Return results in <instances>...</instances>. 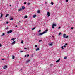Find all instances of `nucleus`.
<instances>
[{
  "mask_svg": "<svg viewBox=\"0 0 75 75\" xmlns=\"http://www.w3.org/2000/svg\"><path fill=\"white\" fill-rule=\"evenodd\" d=\"M30 61V60H28L27 61H26V62H27V63L29 62Z\"/></svg>",
  "mask_w": 75,
  "mask_h": 75,
  "instance_id": "obj_13",
  "label": "nucleus"
},
{
  "mask_svg": "<svg viewBox=\"0 0 75 75\" xmlns=\"http://www.w3.org/2000/svg\"><path fill=\"white\" fill-rule=\"evenodd\" d=\"M38 13H40V10H38Z\"/></svg>",
  "mask_w": 75,
  "mask_h": 75,
  "instance_id": "obj_18",
  "label": "nucleus"
},
{
  "mask_svg": "<svg viewBox=\"0 0 75 75\" xmlns=\"http://www.w3.org/2000/svg\"><path fill=\"white\" fill-rule=\"evenodd\" d=\"M16 43V41L13 42L12 43V45H13V44H14Z\"/></svg>",
  "mask_w": 75,
  "mask_h": 75,
  "instance_id": "obj_8",
  "label": "nucleus"
},
{
  "mask_svg": "<svg viewBox=\"0 0 75 75\" xmlns=\"http://www.w3.org/2000/svg\"><path fill=\"white\" fill-rule=\"evenodd\" d=\"M2 46V45L1 44H0V47H1Z\"/></svg>",
  "mask_w": 75,
  "mask_h": 75,
  "instance_id": "obj_34",
  "label": "nucleus"
},
{
  "mask_svg": "<svg viewBox=\"0 0 75 75\" xmlns=\"http://www.w3.org/2000/svg\"><path fill=\"white\" fill-rule=\"evenodd\" d=\"M51 4H52V5H53L54 4V3L52 2H51Z\"/></svg>",
  "mask_w": 75,
  "mask_h": 75,
  "instance_id": "obj_23",
  "label": "nucleus"
},
{
  "mask_svg": "<svg viewBox=\"0 0 75 75\" xmlns=\"http://www.w3.org/2000/svg\"><path fill=\"white\" fill-rule=\"evenodd\" d=\"M48 30L47 29H46L45 31H44L42 33H40L38 35V36H40V35H42V34H45L46 33H47V31H48Z\"/></svg>",
  "mask_w": 75,
  "mask_h": 75,
  "instance_id": "obj_1",
  "label": "nucleus"
},
{
  "mask_svg": "<svg viewBox=\"0 0 75 75\" xmlns=\"http://www.w3.org/2000/svg\"><path fill=\"white\" fill-rule=\"evenodd\" d=\"M30 3H29L28 4V5H30Z\"/></svg>",
  "mask_w": 75,
  "mask_h": 75,
  "instance_id": "obj_36",
  "label": "nucleus"
},
{
  "mask_svg": "<svg viewBox=\"0 0 75 75\" xmlns=\"http://www.w3.org/2000/svg\"><path fill=\"white\" fill-rule=\"evenodd\" d=\"M9 16V14H7L5 16L6 17H7Z\"/></svg>",
  "mask_w": 75,
  "mask_h": 75,
  "instance_id": "obj_12",
  "label": "nucleus"
},
{
  "mask_svg": "<svg viewBox=\"0 0 75 75\" xmlns=\"http://www.w3.org/2000/svg\"><path fill=\"white\" fill-rule=\"evenodd\" d=\"M66 2H68V0H66Z\"/></svg>",
  "mask_w": 75,
  "mask_h": 75,
  "instance_id": "obj_31",
  "label": "nucleus"
},
{
  "mask_svg": "<svg viewBox=\"0 0 75 75\" xmlns=\"http://www.w3.org/2000/svg\"><path fill=\"white\" fill-rule=\"evenodd\" d=\"M27 57H29V55L28 54L27 55Z\"/></svg>",
  "mask_w": 75,
  "mask_h": 75,
  "instance_id": "obj_44",
  "label": "nucleus"
},
{
  "mask_svg": "<svg viewBox=\"0 0 75 75\" xmlns=\"http://www.w3.org/2000/svg\"><path fill=\"white\" fill-rule=\"evenodd\" d=\"M38 32H41V30H39Z\"/></svg>",
  "mask_w": 75,
  "mask_h": 75,
  "instance_id": "obj_38",
  "label": "nucleus"
},
{
  "mask_svg": "<svg viewBox=\"0 0 75 75\" xmlns=\"http://www.w3.org/2000/svg\"><path fill=\"white\" fill-rule=\"evenodd\" d=\"M6 24H8V22H7Z\"/></svg>",
  "mask_w": 75,
  "mask_h": 75,
  "instance_id": "obj_42",
  "label": "nucleus"
},
{
  "mask_svg": "<svg viewBox=\"0 0 75 75\" xmlns=\"http://www.w3.org/2000/svg\"><path fill=\"white\" fill-rule=\"evenodd\" d=\"M68 36H65V38H68Z\"/></svg>",
  "mask_w": 75,
  "mask_h": 75,
  "instance_id": "obj_29",
  "label": "nucleus"
},
{
  "mask_svg": "<svg viewBox=\"0 0 75 75\" xmlns=\"http://www.w3.org/2000/svg\"><path fill=\"white\" fill-rule=\"evenodd\" d=\"M0 75H1V73H0Z\"/></svg>",
  "mask_w": 75,
  "mask_h": 75,
  "instance_id": "obj_50",
  "label": "nucleus"
},
{
  "mask_svg": "<svg viewBox=\"0 0 75 75\" xmlns=\"http://www.w3.org/2000/svg\"><path fill=\"white\" fill-rule=\"evenodd\" d=\"M47 15L48 16V17H50V12H47Z\"/></svg>",
  "mask_w": 75,
  "mask_h": 75,
  "instance_id": "obj_3",
  "label": "nucleus"
},
{
  "mask_svg": "<svg viewBox=\"0 0 75 75\" xmlns=\"http://www.w3.org/2000/svg\"><path fill=\"white\" fill-rule=\"evenodd\" d=\"M35 47H37L38 46H37V45H35Z\"/></svg>",
  "mask_w": 75,
  "mask_h": 75,
  "instance_id": "obj_33",
  "label": "nucleus"
},
{
  "mask_svg": "<svg viewBox=\"0 0 75 75\" xmlns=\"http://www.w3.org/2000/svg\"><path fill=\"white\" fill-rule=\"evenodd\" d=\"M22 10H23L22 8H20V9L18 10V11H21Z\"/></svg>",
  "mask_w": 75,
  "mask_h": 75,
  "instance_id": "obj_11",
  "label": "nucleus"
},
{
  "mask_svg": "<svg viewBox=\"0 0 75 75\" xmlns=\"http://www.w3.org/2000/svg\"><path fill=\"white\" fill-rule=\"evenodd\" d=\"M39 49H40L39 48H38L36 49V51H38V50H39Z\"/></svg>",
  "mask_w": 75,
  "mask_h": 75,
  "instance_id": "obj_16",
  "label": "nucleus"
},
{
  "mask_svg": "<svg viewBox=\"0 0 75 75\" xmlns=\"http://www.w3.org/2000/svg\"><path fill=\"white\" fill-rule=\"evenodd\" d=\"M36 16H37L36 15H34L33 16V18H35V17H36Z\"/></svg>",
  "mask_w": 75,
  "mask_h": 75,
  "instance_id": "obj_15",
  "label": "nucleus"
},
{
  "mask_svg": "<svg viewBox=\"0 0 75 75\" xmlns=\"http://www.w3.org/2000/svg\"><path fill=\"white\" fill-rule=\"evenodd\" d=\"M65 44V45H67V43H66Z\"/></svg>",
  "mask_w": 75,
  "mask_h": 75,
  "instance_id": "obj_41",
  "label": "nucleus"
},
{
  "mask_svg": "<svg viewBox=\"0 0 75 75\" xmlns=\"http://www.w3.org/2000/svg\"><path fill=\"white\" fill-rule=\"evenodd\" d=\"M63 36L64 38H65V36H66V34H63Z\"/></svg>",
  "mask_w": 75,
  "mask_h": 75,
  "instance_id": "obj_6",
  "label": "nucleus"
},
{
  "mask_svg": "<svg viewBox=\"0 0 75 75\" xmlns=\"http://www.w3.org/2000/svg\"><path fill=\"white\" fill-rule=\"evenodd\" d=\"M41 41H42V40H39V42H41Z\"/></svg>",
  "mask_w": 75,
  "mask_h": 75,
  "instance_id": "obj_28",
  "label": "nucleus"
},
{
  "mask_svg": "<svg viewBox=\"0 0 75 75\" xmlns=\"http://www.w3.org/2000/svg\"><path fill=\"white\" fill-rule=\"evenodd\" d=\"M61 48L62 50H64V47L63 46H62V47H61Z\"/></svg>",
  "mask_w": 75,
  "mask_h": 75,
  "instance_id": "obj_22",
  "label": "nucleus"
},
{
  "mask_svg": "<svg viewBox=\"0 0 75 75\" xmlns=\"http://www.w3.org/2000/svg\"><path fill=\"white\" fill-rule=\"evenodd\" d=\"M0 18H2V17H3V13H1V16L0 17Z\"/></svg>",
  "mask_w": 75,
  "mask_h": 75,
  "instance_id": "obj_14",
  "label": "nucleus"
},
{
  "mask_svg": "<svg viewBox=\"0 0 75 75\" xmlns=\"http://www.w3.org/2000/svg\"><path fill=\"white\" fill-rule=\"evenodd\" d=\"M24 4H27V2H25L24 3Z\"/></svg>",
  "mask_w": 75,
  "mask_h": 75,
  "instance_id": "obj_32",
  "label": "nucleus"
},
{
  "mask_svg": "<svg viewBox=\"0 0 75 75\" xmlns=\"http://www.w3.org/2000/svg\"><path fill=\"white\" fill-rule=\"evenodd\" d=\"M10 6H11V5H10Z\"/></svg>",
  "mask_w": 75,
  "mask_h": 75,
  "instance_id": "obj_49",
  "label": "nucleus"
},
{
  "mask_svg": "<svg viewBox=\"0 0 75 75\" xmlns=\"http://www.w3.org/2000/svg\"><path fill=\"white\" fill-rule=\"evenodd\" d=\"M63 47H64V48H65L66 47V46L65 45Z\"/></svg>",
  "mask_w": 75,
  "mask_h": 75,
  "instance_id": "obj_30",
  "label": "nucleus"
},
{
  "mask_svg": "<svg viewBox=\"0 0 75 75\" xmlns=\"http://www.w3.org/2000/svg\"><path fill=\"white\" fill-rule=\"evenodd\" d=\"M22 9L24 10V9H25V7L24 6H23L22 7Z\"/></svg>",
  "mask_w": 75,
  "mask_h": 75,
  "instance_id": "obj_10",
  "label": "nucleus"
},
{
  "mask_svg": "<svg viewBox=\"0 0 75 75\" xmlns=\"http://www.w3.org/2000/svg\"><path fill=\"white\" fill-rule=\"evenodd\" d=\"M7 65H5V66H4L3 68L4 69H6V68H7Z\"/></svg>",
  "mask_w": 75,
  "mask_h": 75,
  "instance_id": "obj_5",
  "label": "nucleus"
},
{
  "mask_svg": "<svg viewBox=\"0 0 75 75\" xmlns=\"http://www.w3.org/2000/svg\"><path fill=\"white\" fill-rule=\"evenodd\" d=\"M4 35H5V34L4 33H2V36H3Z\"/></svg>",
  "mask_w": 75,
  "mask_h": 75,
  "instance_id": "obj_20",
  "label": "nucleus"
},
{
  "mask_svg": "<svg viewBox=\"0 0 75 75\" xmlns=\"http://www.w3.org/2000/svg\"><path fill=\"white\" fill-rule=\"evenodd\" d=\"M35 28H36V27H34V28H32V30H34V29H35Z\"/></svg>",
  "mask_w": 75,
  "mask_h": 75,
  "instance_id": "obj_24",
  "label": "nucleus"
},
{
  "mask_svg": "<svg viewBox=\"0 0 75 75\" xmlns=\"http://www.w3.org/2000/svg\"><path fill=\"white\" fill-rule=\"evenodd\" d=\"M25 18H27V16H25Z\"/></svg>",
  "mask_w": 75,
  "mask_h": 75,
  "instance_id": "obj_26",
  "label": "nucleus"
},
{
  "mask_svg": "<svg viewBox=\"0 0 75 75\" xmlns=\"http://www.w3.org/2000/svg\"><path fill=\"white\" fill-rule=\"evenodd\" d=\"M56 24H53V25H52V28H54V27H55L56 26Z\"/></svg>",
  "mask_w": 75,
  "mask_h": 75,
  "instance_id": "obj_2",
  "label": "nucleus"
},
{
  "mask_svg": "<svg viewBox=\"0 0 75 75\" xmlns=\"http://www.w3.org/2000/svg\"><path fill=\"white\" fill-rule=\"evenodd\" d=\"M12 30H10L9 31L7 32V33L9 34V33H12Z\"/></svg>",
  "mask_w": 75,
  "mask_h": 75,
  "instance_id": "obj_4",
  "label": "nucleus"
},
{
  "mask_svg": "<svg viewBox=\"0 0 75 75\" xmlns=\"http://www.w3.org/2000/svg\"><path fill=\"white\" fill-rule=\"evenodd\" d=\"M59 28H61V27H59L58 28V29H59Z\"/></svg>",
  "mask_w": 75,
  "mask_h": 75,
  "instance_id": "obj_39",
  "label": "nucleus"
},
{
  "mask_svg": "<svg viewBox=\"0 0 75 75\" xmlns=\"http://www.w3.org/2000/svg\"><path fill=\"white\" fill-rule=\"evenodd\" d=\"M47 3V2H45V4H46Z\"/></svg>",
  "mask_w": 75,
  "mask_h": 75,
  "instance_id": "obj_51",
  "label": "nucleus"
},
{
  "mask_svg": "<svg viewBox=\"0 0 75 75\" xmlns=\"http://www.w3.org/2000/svg\"><path fill=\"white\" fill-rule=\"evenodd\" d=\"M15 39H16V38H13L11 39V40H15Z\"/></svg>",
  "mask_w": 75,
  "mask_h": 75,
  "instance_id": "obj_21",
  "label": "nucleus"
},
{
  "mask_svg": "<svg viewBox=\"0 0 75 75\" xmlns=\"http://www.w3.org/2000/svg\"><path fill=\"white\" fill-rule=\"evenodd\" d=\"M21 44H23V41H21Z\"/></svg>",
  "mask_w": 75,
  "mask_h": 75,
  "instance_id": "obj_27",
  "label": "nucleus"
},
{
  "mask_svg": "<svg viewBox=\"0 0 75 75\" xmlns=\"http://www.w3.org/2000/svg\"><path fill=\"white\" fill-rule=\"evenodd\" d=\"M71 29H73V27H71Z\"/></svg>",
  "mask_w": 75,
  "mask_h": 75,
  "instance_id": "obj_46",
  "label": "nucleus"
},
{
  "mask_svg": "<svg viewBox=\"0 0 75 75\" xmlns=\"http://www.w3.org/2000/svg\"><path fill=\"white\" fill-rule=\"evenodd\" d=\"M2 60H4V59H2Z\"/></svg>",
  "mask_w": 75,
  "mask_h": 75,
  "instance_id": "obj_48",
  "label": "nucleus"
},
{
  "mask_svg": "<svg viewBox=\"0 0 75 75\" xmlns=\"http://www.w3.org/2000/svg\"><path fill=\"white\" fill-rule=\"evenodd\" d=\"M49 45H50L51 46H52V43H51V44H49Z\"/></svg>",
  "mask_w": 75,
  "mask_h": 75,
  "instance_id": "obj_19",
  "label": "nucleus"
},
{
  "mask_svg": "<svg viewBox=\"0 0 75 75\" xmlns=\"http://www.w3.org/2000/svg\"><path fill=\"white\" fill-rule=\"evenodd\" d=\"M21 70H22V69L21 68V69L20 71H21Z\"/></svg>",
  "mask_w": 75,
  "mask_h": 75,
  "instance_id": "obj_47",
  "label": "nucleus"
},
{
  "mask_svg": "<svg viewBox=\"0 0 75 75\" xmlns=\"http://www.w3.org/2000/svg\"><path fill=\"white\" fill-rule=\"evenodd\" d=\"M64 59H66L67 58V57H64Z\"/></svg>",
  "mask_w": 75,
  "mask_h": 75,
  "instance_id": "obj_25",
  "label": "nucleus"
},
{
  "mask_svg": "<svg viewBox=\"0 0 75 75\" xmlns=\"http://www.w3.org/2000/svg\"><path fill=\"white\" fill-rule=\"evenodd\" d=\"M15 58V57L13 55H12V58L13 59H14Z\"/></svg>",
  "mask_w": 75,
  "mask_h": 75,
  "instance_id": "obj_9",
  "label": "nucleus"
},
{
  "mask_svg": "<svg viewBox=\"0 0 75 75\" xmlns=\"http://www.w3.org/2000/svg\"><path fill=\"white\" fill-rule=\"evenodd\" d=\"M17 27V25H16L15 26V27Z\"/></svg>",
  "mask_w": 75,
  "mask_h": 75,
  "instance_id": "obj_45",
  "label": "nucleus"
},
{
  "mask_svg": "<svg viewBox=\"0 0 75 75\" xmlns=\"http://www.w3.org/2000/svg\"><path fill=\"white\" fill-rule=\"evenodd\" d=\"M23 52V51H20V52Z\"/></svg>",
  "mask_w": 75,
  "mask_h": 75,
  "instance_id": "obj_35",
  "label": "nucleus"
},
{
  "mask_svg": "<svg viewBox=\"0 0 75 75\" xmlns=\"http://www.w3.org/2000/svg\"><path fill=\"white\" fill-rule=\"evenodd\" d=\"M10 20H14V18H11L10 19Z\"/></svg>",
  "mask_w": 75,
  "mask_h": 75,
  "instance_id": "obj_17",
  "label": "nucleus"
},
{
  "mask_svg": "<svg viewBox=\"0 0 75 75\" xmlns=\"http://www.w3.org/2000/svg\"><path fill=\"white\" fill-rule=\"evenodd\" d=\"M26 49H27L26 48H24V50H26Z\"/></svg>",
  "mask_w": 75,
  "mask_h": 75,
  "instance_id": "obj_43",
  "label": "nucleus"
},
{
  "mask_svg": "<svg viewBox=\"0 0 75 75\" xmlns=\"http://www.w3.org/2000/svg\"><path fill=\"white\" fill-rule=\"evenodd\" d=\"M59 61H60V59H59L58 60H57L56 62L57 63V62H59Z\"/></svg>",
  "mask_w": 75,
  "mask_h": 75,
  "instance_id": "obj_7",
  "label": "nucleus"
},
{
  "mask_svg": "<svg viewBox=\"0 0 75 75\" xmlns=\"http://www.w3.org/2000/svg\"><path fill=\"white\" fill-rule=\"evenodd\" d=\"M61 34V33H60L59 34V35H60V34Z\"/></svg>",
  "mask_w": 75,
  "mask_h": 75,
  "instance_id": "obj_37",
  "label": "nucleus"
},
{
  "mask_svg": "<svg viewBox=\"0 0 75 75\" xmlns=\"http://www.w3.org/2000/svg\"><path fill=\"white\" fill-rule=\"evenodd\" d=\"M27 57V55H25L24 57Z\"/></svg>",
  "mask_w": 75,
  "mask_h": 75,
  "instance_id": "obj_40",
  "label": "nucleus"
}]
</instances>
